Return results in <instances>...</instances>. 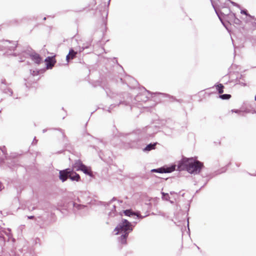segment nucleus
Segmentation results:
<instances>
[{"mask_svg":"<svg viewBox=\"0 0 256 256\" xmlns=\"http://www.w3.org/2000/svg\"><path fill=\"white\" fill-rule=\"evenodd\" d=\"M203 163L195 160L193 158H183L178 162L176 170L182 171L186 170L191 174H198L203 168Z\"/></svg>","mask_w":256,"mask_h":256,"instance_id":"nucleus-1","label":"nucleus"},{"mask_svg":"<svg viewBox=\"0 0 256 256\" xmlns=\"http://www.w3.org/2000/svg\"><path fill=\"white\" fill-rule=\"evenodd\" d=\"M134 226L126 219H122V221L118 224L114 230L116 232V234H122L118 238V241L120 244H126V239L129 234L132 231Z\"/></svg>","mask_w":256,"mask_h":256,"instance_id":"nucleus-2","label":"nucleus"},{"mask_svg":"<svg viewBox=\"0 0 256 256\" xmlns=\"http://www.w3.org/2000/svg\"><path fill=\"white\" fill-rule=\"evenodd\" d=\"M129 138L132 142H138L144 140L148 138L150 136V134H146L144 131L138 130L136 132H134L130 134Z\"/></svg>","mask_w":256,"mask_h":256,"instance_id":"nucleus-3","label":"nucleus"},{"mask_svg":"<svg viewBox=\"0 0 256 256\" xmlns=\"http://www.w3.org/2000/svg\"><path fill=\"white\" fill-rule=\"evenodd\" d=\"M74 168L77 170H80L87 175L90 176L92 175L90 168L84 164L80 160H78L75 163Z\"/></svg>","mask_w":256,"mask_h":256,"instance_id":"nucleus-4","label":"nucleus"},{"mask_svg":"<svg viewBox=\"0 0 256 256\" xmlns=\"http://www.w3.org/2000/svg\"><path fill=\"white\" fill-rule=\"evenodd\" d=\"M176 164H173L169 167H162L156 169H152L151 172L158 173H170L176 170Z\"/></svg>","mask_w":256,"mask_h":256,"instance_id":"nucleus-5","label":"nucleus"},{"mask_svg":"<svg viewBox=\"0 0 256 256\" xmlns=\"http://www.w3.org/2000/svg\"><path fill=\"white\" fill-rule=\"evenodd\" d=\"M70 168L60 171V179L62 182H65L68 178H69Z\"/></svg>","mask_w":256,"mask_h":256,"instance_id":"nucleus-6","label":"nucleus"},{"mask_svg":"<svg viewBox=\"0 0 256 256\" xmlns=\"http://www.w3.org/2000/svg\"><path fill=\"white\" fill-rule=\"evenodd\" d=\"M46 68L48 69L52 68L56 62L54 56H48L45 60Z\"/></svg>","mask_w":256,"mask_h":256,"instance_id":"nucleus-7","label":"nucleus"},{"mask_svg":"<svg viewBox=\"0 0 256 256\" xmlns=\"http://www.w3.org/2000/svg\"><path fill=\"white\" fill-rule=\"evenodd\" d=\"M124 214L130 217H132L134 220H138L140 218H142V216L139 214H136L135 212H132L131 210H126L124 212Z\"/></svg>","mask_w":256,"mask_h":256,"instance_id":"nucleus-8","label":"nucleus"},{"mask_svg":"<svg viewBox=\"0 0 256 256\" xmlns=\"http://www.w3.org/2000/svg\"><path fill=\"white\" fill-rule=\"evenodd\" d=\"M69 178L72 181L78 182L80 179V177L76 172L70 169Z\"/></svg>","mask_w":256,"mask_h":256,"instance_id":"nucleus-9","label":"nucleus"},{"mask_svg":"<svg viewBox=\"0 0 256 256\" xmlns=\"http://www.w3.org/2000/svg\"><path fill=\"white\" fill-rule=\"evenodd\" d=\"M77 54V52H74L72 49H71L68 54L66 56V60L67 61H69L70 60H72L76 56V54Z\"/></svg>","mask_w":256,"mask_h":256,"instance_id":"nucleus-10","label":"nucleus"},{"mask_svg":"<svg viewBox=\"0 0 256 256\" xmlns=\"http://www.w3.org/2000/svg\"><path fill=\"white\" fill-rule=\"evenodd\" d=\"M32 59L36 64H40L42 61V58L38 54H34L32 56Z\"/></svg>","mask_w":256,"mask_h":256,"instance_id":"nucleus-11","label":"nucleus"},{"mask_svg":"<svg viewBox=\"0 0 256 256\" xmlns=\"http://www.w3.org/2000/svg\"><path fill=\"white\" fill-rule=\"evenodd\" d=\"M54 130H56V134L58 137L62 138H65L66 136H65L64 132L62 129L58 128V129H54Z\"/></svg>","mask_w":256,"mask_h":256,"instance_id":"nucleus-12","label":"nucleus"},{"mask_svg":"<svg viewBox=\"0 0 256 256\" xmlns=\"http://www.w3.org/2000/svg\"><path fill=\"white\" fill-rule=\"evenodd\" d=\"M156 145V143L150 144H148L146 146V147L144 149V152L150 151L152 150H154L155 148Z\"/></svg>","mask_w":256,"mask_h":256,"instance_id":"nucleus-13","label":"nucleus"},{"mask_svg":"<svg viewBox=\"0 0 256 256\" xmlns=\"http://www.w3.org/2000/svg\"><path fill=\"white\" fill-rule=\"evenodd\" d=\"M215 86L220 94H222L224 92V86L222 84L216 85Z\"/></svg>","mask_w":256,"mask_h":256,"instance_id":"nucleus-14","label":"nucleus"},{"mask_svg":"<svg viewBox=\"0 0 256 256\" xmlns=\"http://www.w3.org/2000/svg\"><path fill=\"white\" fill-rule=\"evenodd\" d=\"M72 205L74 209L80 210L86 208V206L80 204H78L76 202H72Z\"/></svg>","mask_w":256,"mask_h":256,"instance_id":"nucleus-15","label":"nucleus"},{"mask_svg":"<svg viewBox=\"0 0 256 256\" xmlns=\"http://www.w3.org/2000/svg\"><path fill=\"white\" fill-rule=\"evenodd\" d=\"M112 209L108 213V216L110 217H114L116 215V206L112 205Z\"/></svg>","mask_w":256,"mask_h":256,"instance_id":"nucleus-16","label":"nucleus"},{"mask_svg":"<svg viewBox=\"0 0 256 256\" xmlns=\"http://www.w3.org/2000/svg\"><path fill=\"white\" fill-rule=\"evenodd\" d=\"M231 96V95L229 94H224L220 96V98L222 100H228Z\"/></svg>","mask_w":256,"mask_h":256,"instance_id":"nucleus-17","label":"nucleus"},{"mask_svg":"<svg viewBox=\"0 0 256 256\" xmlns=\"http://www.w3.org/2000/svg\"><path fill=\"white\" fill-rule=\"evenodd\" d=\"M162 198L163 200H168L170 199V196L168 194L164 193V192H162Z\"/></svg>","mask_w":256,"mask_h":256,"instance_id":"nucleus-18","label":"nucleus"},{"mask_svg":"<svg viewBox=\"0 0 256 256\" xmlns=\"http://www.w3.org/2000/svg\"><path fill=\"white\" fill-rule=\"evenodd\" d=\"M241 14H246V15H247V12L246 10H242L241 12H240Z\"/></svg>","mask_w":256,"mask_h":256,"instance_id":"nucleus-19","label":"nucleus"},{"mask_svg":"<svg viewBox=\"0 0 256 256\" xmlns=\"http://www.w3.org/2000/svg\"><path fill=\"white\" fill-rule=\"evenodd\" d=\"M116 198H114L109 202V204H111L113 201L115 200Z\"/></svg>","mask_w":256,"mask_h":256,"instance_id":"nucleus-20","label":"nucleus"},{"mask_svg":"<svg viewBox=\"0 0 256 256\" xmlns=\"http://www.w3.org/2000/svg\"><path fill=\"white\" fill-rule=\"evenodd\" d=\"M4 186L0 182V191L4 188Z\"/></svg>","mask_w":256,"mask_h":256,"instance_id":"nucleus-21","label":"nucleus"},{"mask_svg":"<svg viewBox=\"0 0 256 256\" xmlns=\"http://www.w3.org/2000/svg\"><path fill=\"white\" fill-rule=\"evenodd\" d=\"M34 218V216H28V219H33Z\"/></svg>","mask_w":256,"mask_h":256,"instance_id":"nucleus-22","label":"nucleus"},{"mask_svg":"<svg viewBox=\"0 0 256 256\" xmlns=\"http://www.w3.org/2000/svg\"><path fill=\"white\" fill-rule=\"evenodd\" d=\"M36 142L37 140H36V138H34V141L32 142V144H36Z\"/></svg>","mask_w":256,"mask_h":256,"instance_id":"nucleus-23","label":"nucleus"},{"mask_svg":"<svg viewBox=\"0 0 256 256\" xmlns=\"http://www.w3.org/2000/svg\"><path fill=\"white\" fill-rule=\"evenodd\" d=\"M0 151H1L4 154H5V152H4V150H0Z\"/></svg>","mask_w":256,"mask_h":256,"instance_id":"nucleus-24","label":"nucleus"},{"mask_svg":"<svg viewBox=\"0 0 256 256\" xmlns=\"http://www.w3.org/2000/svg\"><path fill=\"white\" fill-rule=\"evenodd\" d=\"M47 130H48L47 129H44V130H43L42 132L44 133V132H46V131H47Z\"/></svg>","mask_w":256,"mask_h":256,"instance_id":"nucleus-25","label":"nucleus"},{"mask_svg":"<svg viewBox=\"0 0 256 256\" xmlns=\"http://www.w3.org/2000/svg\"><path fill=\"white\" fill-rule=\"evenodd\" d=\"M188 224H189V222H188Z\"/></svg>","mask_w":256,"mask_h":256,"instance_id":"nucleus-26","label":"nucleus"},{"mask_svg":"<svg viewBox=\"0 0 256 256\" xmlns=\"http://www.w3.org/2000/svg\"><path fill=\"white\" fill-rule=\"evenodd\" d=\"M149 128H146V130H148Z\"/></svg>","mask_w":256,"mask_h":256,"instance_id":"nucleus-27","label":"nucleus"},{"mask_svg":"<svg viewBox=\"0 0 256 256\" xmlns=\"http://www.w3.org/2000/svg\"><path fill=\"white\" fill-rule=\"evenodd\" d=\"M34 209H35V208H34V207H33V208H32V210H34Z\"/></svg>","mask_w":256,"mask_h":256,"instance_id":"nucleus-28","label":"nucleus"},{"mask_svg":"<svg viewBox=\"0 0 256 256\" xmlns=\"http://www.w3.org/2000/svg\"><path fill=\"white\" fill-rule=\"evenodd\" d=\"M134 224H136L137 223V222H134Z\"/></svg>","mask_w":256,"mask_h":256,"instance_id":"nucleus-29","label":"nucleus"},{"mask_svg":"<svg viewBox=\"0 0 256 256\" xmlns=\"http://www.w3.org/2000/svg\"><path fill=\"white\" fill-rule=\"evenodd\" d=\"M110 0H106V1H107V2H109Z\"/></svg>","mask_w":256,"mask_h":256,"instance_id":"nucleus-30","label":"nucleus"},{"mask_svg":"<svg viewBox=\"0 0 256 256\" xmlns=\"http://www.w3.org/2000/svg\"><path fill=\"white\" fill-rule=\"evenodd\" d=\"M174 193V192H170V194H172Z\"/></svg>","mask_w":256,"mask_h":256,"instance_id":"nucleus-31","label":"nucleus"},{"mask_svg":"<svg viewBox=\"0 0 256 256\" xmlns=\"http://www.w3.org/2000/svg\"><path fill=\"white\" fill-rule=\"evenodd\" d=\"M236 166H240V165H238V164H236Z\"/></svg>","mask_w":256,"mask_h":256,"instance_id":"nucleus-32","label":"nucleus"},{"mask_svg":"<svg viewBox=\"0 0 256 256\" xmlns=\"http://www.w3.org/2000/svg\"><path fill=\"white\" fill-rule=\"evenodd\" d=\"M255 100H256V96H255Z\"/></svg>","mask_w":256,"mask_h":256,"instance_id":"nucleus-33","label":"nucleus"}]
</instances>
